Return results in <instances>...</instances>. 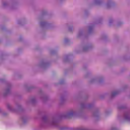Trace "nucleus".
I'll return each mask as SVG.
<instances>
[{"label":"nucleus","mask_w":130,"mask_h":130,"mask_svg":"<svg viewBox=\"0 0 130 130\" xmlns=\"http://www.w3.org/2000/svg\"><path fill=\"white\" fill-rule=\"evenodd\" d=\"M73 114H74L73 111H71V112H69V113H68L69 116L73 115Z\"/></svg>","instance_id":"obj_1"},{"label":"nucleus","mask_w":130,"mask_h":130,"mask_svg":"<svg viewBox=\"0 0 130 130\" xmlns=\"http://www.w3.org/2000/svg\"><path fill=\"white\" fill-rule=\"evenodd\" d=\"M117 93V92H114L113 93H112V96H114V95H115Z\"/></svg>","instance_id":"obj_2"}]
</instances>
